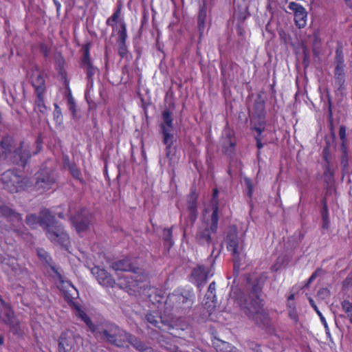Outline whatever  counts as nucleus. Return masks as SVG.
<instances>
[{
  "instance_id": "f257e3e1",
  "label": "nucleus",
  "mask_w": 352,
  "mask_h": 352,
  "mask_svg": "<svg viewBox=\"0 0 352 352\" xmlns=\"http://www.w3.org/2000/svg\"><path fill=\"white\" fill-rule=\"evenodd\" d=\"M268 278L267 272L261 273L251 281L250 275L246 276L247 283L250 284L248 296L245 299L243 309L246 315L255 324L263 329L270 326L271 320L269 314L263 309V300L261 298L263 288Z\"/></svg>"
},
{
  "instance_id": "f03ea898",
  "label": "nucleus",
  "mask_w": 352,
  "mask_h": 352,
  "mask_svg": "<svg viewBox=\"0 0 352 352\" xmlns=\"http://www.w3.org/2000/svg\"><path fill=\"white\" fill-rule=\"evenodd\" d=\"M115 271L129 272L131 274H126L119 277L118 285L127 292H137L145 287L144 282L148 276L142 272L131 258H126L113 263L111 265Z\"/></svg>"
},
{
  "instance_id": "7ed1b4c3",
  "label": "nucleus",
  "mask_w": 352,
  "mask_h": 352,
  "mask_svg": "<svg viewBox=\"0 0 352 352\" xmlns=\"http://www.w3.org/2000/svg\"><path fill=\"white\" fill-rule=\"evenodd\" d=\"M194 300L195 295L192 292L175 290L166 299L164 314L173 320L174 315L181 316L188 313L194 304Z\"/></svg>"
},
{
  "instance_id": "20e7f679",
  "label": "nucleus",
  "mask_w": 352,
  "mask_h": 352,
  "mask_svg": "<svg viewBox=\"0 0 352 352\" xmlns=\"http://www.w3.org/2000/svg\"><path fill=\"white\" fill-rule=\"evenodd\" d=\"M60 290L64 294L65 300L68 303L69 307L75 309L77 312L78 316L89 327L94 333L96 332V326L93 324L89 316L82 310L80 305L75 302V300L78 298V292L77 289L72 284L70 281L63 280L61 275L58 274Z\"/></svg>"
},
{
  "instance_id": "39448f33",
  "label": "nucleus",
  "mask_w": 352,
  "mask_h": 352,
  "mask_svg": "<svg viewBox=\"0 0 352 352\" xmlns=\"http://www.w3.org/2000/svg\"><path fill=\"white\" fill-rule=\"evenodd\" d=\"M0 180L3 188L11 193L25 190L33 184L29 177L19 175L16 169L5 171L1 175Z\"/></svg>"
},
{
  "instance_id": "423d86ee",
  "label": "nucleus",
  "mask_w": 352,
  "mask_h": 352,
  "mask_svg": "<svg viewBox=\"0 0 352 352\" xmlns=\"http://www.w3.org/2000/svg\"><path fill=\"white\" fill-rule=\"evenodd\" d=\"M163 122L160 124L161 133L163 137V143L166 145V157L172 160L173 145L174 143V135L171 133L173 129V120L172 113L168 109H164L162 113Z\"/></svg>"
},
{
  "instance_id": "0eeeda50",
  "label": "nucleus",
  "mask_w": 352,
  "mask_h": 352,
  "mask_svg": "<svg viewBox=\"0 0 352 352\" xmlns=\"http://www.w3.org/2000/svg\"><path fill=\"white\" fill-rule=\"evenodd\" d=\"M129 333L120 329L118 326L110 324L106 326L102 331L96 332L95 336L98 335L107 342L117 347H124L127 345V336Z\"/></svg>"
},
{
  "instance_id": "6e6552de",
  "label": "nucleus",
  "mask_w": 352,
  "mask_h": 352,
  "mask_svg": "<svg viewBox=\"0 0 352 352\" xmlns=\"http://www.w3.org/2000/svg\"><path fill=\"white\" fill-rule=\"evenodd\" d=\"M36 175L34 188L38 194H43L53 189L57 184L58 176L52 169L42 168Z\"/></svg>"
},
{
  "instance_id": "1a4fd4ad",
  "label": "nucleus",
  "mask_w": 352,
  "mask_h": 352,
  "mask_svg": "<svg viewBox=\"0 0 352 352\" xmlns=\"http://www.w3.org/2000/svg\"><path fill=\"white\" fill-rule=\"evenodd\" d=\"M0 322L8 327L14 335L18 336L23 335L21 321L17 318L11 304L7 303L0 306Z\"/></svg>"
},
{
  "instance_id": "9d476101",
  "label": "nucleus",
  "mask_w": 352,
  "mask_h": 352,
  "mask_svg": "<svg viewBox=\"0 0 352 352\" xmlns=\"http://www.w3.org/2000/svg\"><path fill=\"white\" fill-rule=\"evenodd\" d=\"M47 237L54 244L60 245L65 250L69 251L70 246V239L67 232L62 225L57 222L54 223L45 231Z\"/></svg>"
},
{
  "instance_id": "9b49d317",
  "label": "nucleus",
  "mask_w": 352,
  "mask_h": 352,
  "mask_svg": "<svg viewBox=\"0 0 352 352\" xmlns=\"http://www.w3.org/2000/svg\"><path fill=\"white\" fill-rule=\"evenodd\" d=\"M89 43L85 44L82 46L83 54L80 58V65L86 73L88 85L93 87L94 82V75L98 71V68L93 65L91 60Z\"/></svg>"
},
{
  "instance_id": "f8f14e48",
  "label": "nucleus",
  "mask_w": 352,
  "mask_h": 352,
  "mask_svg": "<svg viewBox=\"0 0 352 352\" xmlns=\"http://www.w3.org/2000/svg\"><path fill=\"white\" fill-rule=\"evenodd\" d=\"M116 43L118 45V54L121 59L127 58L129 54L126 41L128 38L127 27L124 20L120 22L119 28L117 29Z\"/></svg>"
},
{
  "instance_id": "ddd939ff",
  "label": "nucleus",
  "mask_w": 352,
  "mask_h": 352,
  "mask_svg": "<svg viewBox=\"0 0 352 352\" xmlns=\"http://www.w3.org/2000/svg\"><path fill=\"white\" fill-rule=\"evenodd\" d=\"M219 219V217H217V221L216 223H214L212 221V215L210 216V220L208 222H207V227L204 230H199L197 234L196 239L199 244L204 245L206 243L208 245L212 243L211 234L217 232L218 229Z\"/></svg>"
},
{
  "instance_id": "4468645a",
  "label": "nucleus",
  "mask_w": 352,
  "mask_h": 352,
  "mask_svg": "<svg viewBox=\"0 0 352 352\" xmlns=\"http://www.w3.org/2000/svg\"><path fill=\"white\" fill-rule=\"evenodd\" d=\"M91 220V214L85 208L80 210L77 214L71 219L72 225L75 227L78 233L84 232L89 228Z\"/></svg>"
},
{
  "instance_id": "2eb2a0df",
  "label": "nucleus",
  "mask_w": 352,
  "mask_h": 352,
  "mask_svg": "<svg viewBox=\"0 0 352 352\" xmlns=\"http://www.w3.org/2000/svg\"><path fill=\"white\" fill-rule=\"evenodd\" d=\"M164 315L165 318L156 311H151L146 314L145 318L151 327L158 328L162 331H165L166 327H169L170 322L173 320L165 314Z\"/></svg>"
},
{
  "instance_id": "dca6fc26",
  "label": "nucleus",
  "mask_w": 352,
  "mask_h": 352,
  "mask_svg": "<svg viewBox=\"0 0 352 352\" xmlns=\"http://www.w3.org/2000/svg\"><path fill=\"white\" fill-rule=\"evenodd\" d=\"M76 344L73 331L66 330L61 333L58 339V352H72Z\"/></svg>"
},
{
  "instance_id": "f3484780",
  "label": "nucleus",
  "mask_w": 352,
  "mask_h": 352,
  "mask_svg": "<svg viewBox=\"0 0 352 352\" xmlns=\"http://www.w3.org/2000/svg\"><path fill=\"white\" fill-rule=\"evenodd\" d=\"M288 8L294 12V21L298 28L305 27L307 24V12L305 8L296 2H290Z\"/></svg>"
},
{
  "instance_id": "a211bd4d",
  "label": "nucleus",
  "mask_w": 352,
  "mask_h": 352,
  "mask_svg": "<svg viewBox=\"0 0 352 352\" xmlns=\"http://www.w3.org/2000/svg\"><path fill=\"white\" fill-rule=\"evenodd\" d=\"M186 201L188 217L192 224H194L198 217V194L195 189L190 190Z\"/></svg>"
},
{
  "instance_id": "6ab92c4d",
  "label": "nucleus",
  "mask_w": 352,
  "mask_h": 352,
  "mask_svg": "<svg viewBox=\"0 0 352 352\" xmlns=\"http://www.w3.org/2000/svg\"><path fill=\"white\" fill-rule=\"evenodd\" d=\"M91 272L100 285L106 287H113L116 285L115 280L107 270L99 267H94L92 268Z\"/></svg>"
},
{
  "instance_id": "aec40b11",
  "label": "nucleus",
  "mask_w": 352,
  "mask_h": 352,
  "mask_svg": "<svg viewBox=\"0 0 352 352\" xmlns=\"http://www.w3.org/2000/svg\"><path fill=\"white\" fill-rule=\"evenodd\" d=\"M210 269L203 265H197L191 273V278L196 285L199 287L205 283L209 278Z\"/></svg>"
},
{
  "instance_id": "412c9836",
  "label": "nucleus",
  "mask_w": 352,
  "mask_h": 352,
  "mask_svg": "<svg viewBox=\"0 0 352 352\" xmlns=\"http://www.w3.org/2000/svg\"><path fill=\"white\" fill-rule=\"evenodd\" d=\"M204 307L207 309L209 314L216 307V283L212 281L208 287V291L205 296Z\"/></svg>"
},
{
  "instance_id": "4be33fe9",
  "label": "nucleus",
  "mask_w": 352,
  "mask_h": 352,
  "mask_svg": "<svg viewBox=\"0 0 352 352\" xmlns=\"http://www.w3.org/2000/svg\"><path fill=\"white\" fill-rule=\"evenodd\" d=\"M1 217H4L10 222L22 223L23 221L22 215L6 204H0Z\"/></svg>"
},
{
  "instance_id": "5701e85b",
  "label": "nucleus",
  "mask_w": 352,
  "mask_h": 352,
  "mask_svg": "<svg viewBox=\"0 0 352 352\" xmlns=\"http://www.w3.org/2000/svg\"><path fill=\"white\" fill-rule=\"evenodd\" d=\"M227 250L232 252L235 259L239 261L240 252L239 250V238L236 232H230L227 235Z\"/></svg>"
},
{
  "instance_id": "b1692460",
  "label": "nucleus",
  "mask_w": 352,
  "mask_h": 352,
  "mask_svg": "<svg viewBox=\"0 0 352 352\" xmlns=\"http://www.w3.org/2000/svg\"><path fill=\"white\" fill-rule=\"evenodd\" d=\"M236 140L233 131H228L223 139L222 147L227 155H231L235 151Z\"/></svg>"
},
{
  "instance_id": "393cba45",
  "label": "nucleus",
  "mask_w": 352,
  "mask_h": 352,
  "mask_svg": "<svg viewBox=\"0 0 352 352\" xmlns=\"http://www.w3.org/2000/svg\"><path fill=\"white\" fill-rule=\"evenodd\" d=\"M40 226L43 228L44 231L47 230L48 228L51 227L54 223H57L54 216L51 214L49 209L44 208L41 210L40 215Z\"/></svg>"
},
{
  "instance_id": "a878e982",
  "label": "nucleus",
  "mask_w": 352,
  "mask_h": 352,
  "mask_svg": "<svg viewBox=\"0 0 352 352\" xmlns=\"http://www.w3.org/2000/svg\"><path fill=\"white\" fill-rule=\"evenodd\" d=\"M344 67L336 66L334 70L335 87L337 91L342 93L345 90Z\"/></svg>"
},
{
  "instance_id": "bb28decb",
  "label": "nucleus",
  "mask_w": 352,
  "mask_h": 352,
  "mask_svg": "<svg viewBox=\"0 0 352 352\" xmlns=\"http://www.w3.org/2000/svg\"><path fill=\"white\" fill-rule=\"evenodd\" d=\"M219 191L218 188H214L212 190V198L210 201V208L212 210L210 215H212V221L216 223L217 217H219Z\"/></svg>"
},
{
  "instance_id": "cd10ccee",
  "label": "nucleus",
  "mask_w": 352,
  "mask_h": 352,
  "mask_svg": "<svg viewBox=\"0 0 352 352\" xmlns=\"http://www.w3.org/2000/svg\"><path fill=\"white\" fill-rule=\"evenodd\" d=\"M31 84L34 88L35 94L45 92V80L41 73L32 75Z\"/></svg>"
},
{
  "instance_id": "c85d7f7f",
  "label": "nucleus",
  "mask_w": 352,
  "mask_h": 352,
  "mask_svg": "<svg viewBox=\"0 0 352 352\" xmlns=\"http://www.w3.org/2000/svg\"><path fill=\"white\" fill-rule=\"evenodd\" d=\"M131 344L135 349L140 352H155L153 348L146 346L140 339L131 333H129L127 336V344Z\"/></svg>"
},
{
  "instance_id": "c756f323",
  "label": "nucleus",
  "mask_w": 352,
  "mask_h": 352,
  "mask_svg": "<svg viewBox=\"0 0 352 352\" xmlns=\"http://www.w3.org/2000/svg\"><path fill=\"white\" fill-rule=\"evenodd\" d=\"M207 19V1L203 0L202 3L199 6L197 16V25L200 32H203L206 28V22Z\"/></svg>"
},
{
  "instance_id": "7c9ffc66",
  "label": "nucleus",
  "mask_w": 352,
  "mask_h": 352,
  "mask_svg": "<svg viewBox=\"0 0 352 352\" xmlns=\"http://www.w3.org/2000/svg\"><path fill=\"white\" fill-rule=\"evenodd\" d=\"M166 298L167 297L164 296L162 290L153 291L148 295V300L158 309L162 306L163 303L164 307H165V301ZM164 311L165 308L164 309Z\"/></svg>"
},
{
  "instance_id": "2f4dec72",
  "label": "nucleus",
  "mask_w": 352,
  "mask_h": 352,
  "mask_svg": "<svg viewBox=\"0 0 352 352\" xmlns=\"http://www.w3.org/2000/svg\"><path fill=\"white\" fill-rule=\"evenodd\" d=\"M254 115L258 118H265V102L261 96L255 100L253 105Z\"/></svg>"
},
{
  "instance_id": "473e14b6",
  "label": "nucleus",
  "mask_w": 352,
  "mask_h": 352,
  "mask_svg": "<svg viewBox=\"0 0 352 352\" xmlns=\"http://www.w3.org/2000/svg\"><path fill=\"white\" fill-rule=\"evenodd\" d=\"M212 344L217 352H236V347L221 340L217 339Z\"/></svg>"
},
{
  "instance_id": "72a5a7b5",
  "label": "nucleus",
  "mask_w": 352,
  "mask_h": 352,
  "mask_svg": "<svg viewBox=\"0 0 352 352\" xmlns=\"http://www.w3.org/2000/svg\"><path fill=\"white\" fill-rule=\"evenodd\" d=\"M65 97L67 99V105L69 111L73 118H75L77 113V107L74 98L73 97L72 90L66 91Z\"/></svg>"
},
{
  "instance_id": "f704fd0d",
  "label": "nucleus",
  "mask_w": 352,
  "mask_h": 352,
  "mask_svg": "<svg viewBox=\"0 0 352 352\" xmlns=\"http://www.w3.org/2000/svg\"><path fill=\"white\" fill-rule=\"evenodd\" d=\"M121 10L122 5L118 6L113 14L106 21V24L108 26H111L113 30L115 28H116V30L119 28V27L118 28L117 23L121 14Z\"/></svg>"
},
{
  "instance_id": "c9c22d12",
  "label": "nucleus",
  "mask_w": 352,
  "mask_h": 352,
  "mask_svg": "<svg viewBox=\"0 0 352 352\" xmlns=\"http://www.w3.org/2000/svg\"><path fill=\"white\" fill-rule=\"evenodd\" d=\"M340 151H341V160L340 163L342 167V171H347L349 167V152L346 144H341L340 145Z\"/></svg>"
},
{
  "instance_id": "e433bc0d",
  "label": "nucleus",
  "mask_w": 352,
  "mask_h": 352,
  "mask_svg": "<svg viewBox=\"0 0 352 352\" xmlns=\"http://www.w3.org/2000/svg\"><path fill=\"white\" fill-rule=\"evenodd\" d=\"M69 173L72 177L78 181L82 185H85L86 181L84 179L82 175L80 169L76 164H72L69 166Z\"/></svg>"
},
{
  "instance_id": "4c0bfd02",
  "label": "nucleus",
  "mask_w": 352,
  "mask_h": 352,
  "mask_svg": "<svg viewBox=\"0 0 352 352\" xmlns=\"http://www.w3.org/2000/svg\"><path fill=\"white\" fill-rule=\"evenodd\" d=\"M44 94L45 93L35 94V109H36L42 114H45L47 112V107L45 104L44 101Z\"/></svg>"
},
{
  "instance_id": "58836bf2",
  "label": "nucleus",
  "mask_w": 352,
  "mask_h": 352,
  "mask_svg": "<svg viewBox=\"0 0 352 352\" xmlns=\"http://www.w3.org/2000/svg\"><path fill=\"white\" fill-rule=\"evenodd\" d=\"M324 182L327 185H331L334 183V170L331 166H323Z\"/></svg>"
},
{
  "instance_id": "ea45409f",
  "label": "nucleus",
  "mask_w": 352,
  "mask_h": 352,
  "mask_svg": "<svg viewBox=\"0 0 352 352\" xmlns=\"http://www.w3.org/2000/svg\"><path fill=\"white\" fill-rule=\"evenodd\" d=\"M53 120L56 126L62 127L63 124V116L61 108L56 104H54V110L53 112Z\"/></svg>"
},
{
  "instance_id": "a19ab883",
  "label": "nucleus",
  "mask_w": 352,
  "mask_h": 352,
  "mask_svg": "<svg viewBox=\"0 0 352 352\" xmlns=\"http://www.w3.org/2000/svg\"><path fill=\"white\" fill-rule=\"evenodd\" d=\"M173 226H171L170 228H164L163 230V241L164 245L168 246V249H170L173 245Z\"/></svg>"
},
{
  "instance_id": "79ce46f5",
  "label": "nucleus",
  "mask_w": 352,
  "mask_h": 352,
  "mask_svg": "<svg viewBox=\"0 0 352 352\" xmlns=\"http://www.w3.org/2000/svg\"><path fill=\"white\" fill-rule=\"evenodd\" d=\"M289 308V316L295 322L298 321V314L296 310V304L294 302L287 303Z\"/></svg>"
},
{
  "instance_id": "37998d69",
  "label": "nucleus",
  "mask_w": 352,
  "mask_h": 352,
  "mask_svg": "<svg viewBox=\"0 0 352 352\" xmlns=\"http://www.w3.org/2000/svg\"><path fill=\"white\" fill-rule=\"evenodd\" d=\"M342 308L343 311L347 314V318L352 324V302H351L347 300H343L342 302Z\"/></svg>"
},
{
  "instance_id": "c03bdc74",
  "label": "nucleus",
  "mask_w": 352,
  "mask_h": 352,
  "mask_svg": "<svg viewBox=\"0 0 352 352\" xmlns=\"http://www.w3.org/2000/svg\"><path fill=\"white\" fill-rule=\"evenodd\" d=\"M58 76L60 78V82L64 85L66 89V91H69V90H71V88L69 87V80L67 78V73L66 70L60 71L58 73Z\"/></svg>"
},
{
  "instance_id": "a18cd8bd",
  "label": "nucleus",
  "mask_w": 352,
  "mask_h": 352,
  "mask_svg": "<svg viewBox=\"0 0 352 352\" xmlns=\"http://www.w3.org/2000/svg\"><path fill=\"white\" fill-rule=\"evenodd\" d=\"M322 157L324 162V166H331V154L329 146H325L322 151Z\"/></svg>"
},
{
  "instance_id": "49530a36",
  "label": "nucleus",
  "mask_w": 352,
  "mask_h": 352,
  "mask_svg": "<svg viewBox=\"0 0 352 352\" xmlns=\"http://www.w3.org/2000/svg\"><path fill=\"white\" fill-rule=\"evenodd\" d=\"M25 221L26 223L31 227H34L36 225H40L39 216L38 217L36 214H28L26 217Z\"/></svg>"
},
{
  "instance_id": "de8ad7c7",
  "label": "nucleus",
  "mask_w": 352,
  "mask_h": 352,
  "mask_svg": "<svg viewBox=\"0 0 352 352\" xmlns=\"http://www.w3.org/2000/svg\"><path fill=\"white\" fill-rule=\"evenodd\" d=\"M320 214L322 217L323 229L327 230L329 228L330 221L329 217V210H321Z\"/></svg>"
},
{
  "instance_id": "09e8293b",
  "label": "nucleus",
  "mask_w": 352,
  "mask_h": 352,
  "mask_svg": "<svg viewBox=\"0 0 352 352\" xmlns=\"http://www.w3.org/2000/svg\"><path fill=\"white\" fill-rule=\"evenodd\" d=\"M37 254L38 258L43 261V262L49 264L52 261V258L49 254L43 248H40L37 250Z\"/></svg>"
},
{
  "instance_id": "8fccbe9b",
  "label": "nucleus",
  "mask_w": 352,
  "mask_h": 352,
  "mask_svg": "<svg viewBox=\"0 0 352 352\" xmlns=\"http://www.w3.org/2000/svg\"><path fill=\"white\" fill-rule=\"evenodd\" d=\"M335 62L336 66L344 67V56L342 50H339L338 49L336 50Z\"/></svg>"
},
{
  "instance_id": "3c124183",
  "label": "nucleus",
  "mask_w": 352,
  "mask_h": 352,
  "mask_svg": "<svg viewBox=\"0 0 352 352\" xmlns=\"http://www.w3.org/2000/svg\"><path fill=\"white\" fill-rule=\"evenodd\" d=\"M39 50L45 58L50 56L51 51L47 45L44 43H39Z\"/></svg>"
},
{
  "instance_id": "603ef678",
  "label": "nucleus",
  "mask_w": 352,
  "mask_h": 352,
  "mask_svg": "<svg viewBox=\"0 0 352 352\" xmlns=\"http://www.w3.org/2000/svg\"><path fill=\"white\" fill-rule=\"evenodd\" d=\"M339 138L340 140L342 141L341 144H346V126L344 125H342L340 126L339 129Z\"/></svg>"
},
{
  "instance_id": "864d4df0",
  "label": "nucleus",
  "mask_w": 352,
  "mask_h": 352,
  "mask_svg": "<svg viewBox=\"0 0 352 352\" xmlns=\"http://www.w3.org/2000/svg\"><path fill=\"white\" fill-rule=\"evenodd\" d=\"M258 122H254L252 127L265 129L266 122L265 118H258Z\"/></svg>"
},
{
  "instance_id": "5fc2aeb1",
  "label": "nucleus",
  "mask_w": 352,
  "mask_h": 352,
  "mask_svg": "<svg viewBox=\"0 0 352 352\" xmlns=\"http://www.w3.org/2000/svg\"><path fill=\"white\" fill-rule=\"evenodd\" d=\"M35 144H36V149L35 151L33 152L34 155L38 154L42 149L43 141H42L41 136H38L36 138V140L35 141Z\"/></svg>"
},
{
  "instance_id": "6e6d98bb",
  "label": "nucleus",
  "mask_w": 352,
  "mask_h": 352,
  "mask_svg": "<svg viewBox=\"0 0 352 352\" xmlns=\"http://www.w3.org/2000/svg\"><path fill=\"white\" fill-rule=\"evenodd\" d=\"M65 62L63 58L58 59L56 61V69L57 70L58 73L60 71L65 70Z\"/></svg>"
},
{
  "instance_id": "4d7b16f0",
  "label": "nucleus",
  "mask_w": 352,
  "mask_h": 352,
  "mask_svg": "<svg viewBox=\"0 0 352 352\" xmlns=\"http://www.w3.org/2000/svg\"><path fill=\"white\" fill-rule=\"evenodd\" d=\"M250 14L248 11V10H245L244 12H240L238 15V19L240 21L243 22L244 21Z\"/></svg>"
},
{
  "instance_id": "13d9d810",
  "label": "nucleus",
  "mask_w": 352,
  "mask_h": 352,
  "mask_svg": "<svg viewBox=\"0 0 352 352\" xmlns=\"http://www.w3.org/2000/svg\"><path fill=\"white\" fill-rule=\"evenodd\" d=\"M327 100H328V112H329V116L331 117L333 115L332 100H331V96L329 94H327Z\"/></svg>"
},
{
  "instance_id": "bf43d9fd",
  "label": "nucleus",
  "mask_w": 352,
  "mask_h": 352,
  "mask_svg": "<svg viewBox=\"0 0 352 352\" xmlns=\"http://www.w3.org/2000/svg\"><path fill=\"white\" fill-rule=\"evenodd\" d=\"M256 146L258 148L257 157H259L261 155V150L264 146V144L262 142V140L258 139V141H256Z\"/></svg>"
},
{
  "instance_id": "052dcab7",
  "label": "nucleus",
  "mask_w": 352,
  "mask_h": 352,
  "mask_svg": "<svg viewBox=\"0 0 352 352\" xmlns=\"http://www.w3.org/2000/svg\"><path fill=\"white\" fill-rule=\"evenodd\" d=\"M320 269L316 270L308 278L307 280V285L311 283L318 276V272H320Z\"/></svg>"
},
{
  "instance_id": "680f3d73",
  "label": "nucleus",
  "mask_w": 352,
  "mask_h": 352,
  "mask_svg": "<svg viewBox=\"0 0 352 352\" xmlns=\"http://www.w3.org/2000/svg\"><path fill=\"white\" fill-rule=\"evenodd\" d=\"M72 164H76L74 162H71L68 156L64 157V166L69 170V166Z\"/></svg>"
},
{
  "instance_id": "e2e57ef3",
  "label": "nucleus",
  "mask_w": 352,
  "mask_h": 352,
  "mask_svg": "<svg viewBox=\"0 0 352 352\" xmlns=\"http://www.w3.org/2000/svg\"><path fill=\"white\" fill-rule=\"evenodd\" d=\"M250 348L254 351H255L256 352H263L261 349V346L256 343H254V342H252L250 346Z\"/></svg>"
},
{
  "instance_id": "0e129e2a",
  "label": "nucleus",
  "mask_w": 352,
  "mask_h": 352,
  "mask_svg": "<svg viewBox=\"0 0 352 352\" xmlns=\"http://www.w3.org/2000/svg\"><path fill=\"white\" fill-rule=\"evenodd\" d=\"M309 302H310V304H311V307L314 309V310L317 312V314L320 316L321 318H323V316H322V314L319 311L318 307L314 303V300L313 299H310Z\"/></svg>"
},
{
  "instance_id": "69168bd1",
  "label": "nucleus",
  "mask_w": 352,
  "mask_h": 352,
  "mask_svg": "<svg viewBox=\"0 0 352 352\" xmlns=\"http://www.w3.org/2000/svg\"><path fill=\"white\" fill-rule=\"evenodd\" d=\"M246 186L248 188V196L251 197L252 195V192H253L252 184L251 183L250 181H248V182H246Z\"/></svg>"
},
{
  "instance_id": "338daca9",
  "label": "nucleus",
  "mask_w": 352,
  "mask_h": 352,
  "mask_svg": "<svg viewBox=\"0 0 352 352\" xmlns=\"http://www.w3.org/2000/svg\"><path fill=\"white\" fill-rule=\"evenodd\" d=\"M322 208L321 210H329L327 205V199L326 197H324L321 199Z\"/></svg>"
},
{
  "instance_id": "774afa93",
  "label": "nucleus",
  "mask_w": 352,
  "mask_h": 352,
  "mask_svg": "<svg viewBox=\"0 0 352 352\" xmlns=\"http://www.w3.org/2000/svg\"><path fill=\"white\" fill-rule=\"evenodd\" d=\"M252 130L255 131L257 134L262 135V133L264 132L265 129H261V128H257V127H252Z\"/></svg>"
}]
</instances>
